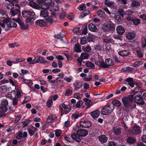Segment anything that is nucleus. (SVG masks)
Instances as JSON below:
<instances>
[{"label":"nucleus","mask_w":146,"mask_h":146,"mask_svg":"<svg viewBox=\"0 0 146 146\" xmlns=\"http://www.w3.org/2000/svg\"><path fill=\"white\" fill-rule=\"evenodd\" d=\"M137 91L135 89L133 91L131 95L124 96L121 99L122 102L123 106L127 109L135 108V103L137 104Z\"/></svg>","instance_id":"1"},{"label":"nucleus","mask_w":146,"mask_h":146,"mask_svg":"<svg viewBox=\"0 0 146 146\" xmlns=\"http://www.w3.org/2000/svg\"><path fill=\"white\" fill-rule=\"evenodd\" d=\"M88 134V131L85 129H78L77 133H73L71 134V137L73 139L77 142H79L82 139V137H85Z\"/></svg>","instance_id":"2"},{"label":"nucleus","mask_w":146,"mask_h":146,"mask_svg":"<svg viewBox=\"0 0 146 146\" xmlns=\"http://www.w3.org/2000/svg\"><path fill=\"white\" fill-rule=\"evenodd\" d=\"M114 109L111 104L108 103L105 106L103 107L101 110V114L103 115H108L111 114Z\"/></svg>","instance_id":"3"},{"label":"nucleus","mask_w":146,"mask_h":146,"mask_svg":"<svg viewBox=\"0 0 146 146\" xmlns=\"http://www.w3.org/2000/svg\"><path fill=\"white\" fill-rule=\"evenodd\" d=\"M22 15L23 17L27 18L26 21L27 23H30L34 19L35 15L33 11L26 10L22 12Z\"/></svg>","instance_id":"4"},{"label":"nucleus","mask_w":146,"mask_h":146,"mask_svg":"<svg viewBox=\"0 0 146 146\" xmlns=\"http://www.w3.org/2000/svg\"><path fill=\"white\" fill-rule=\"evenodd\" d=\"M114 64L113 60L110 58H108L105 60V63L103 61H102L101 67L103 68H106L110 66H113Z\"/></svg>","instance_id":"5"},{"label":"nucleus","mask_w":146,"mask_h":146,"mask_svg":"<svg viewBox=\"0 0 146 146\" xmlns=\"http://www.w3.org/2000/svg\"><path fill=\"white\" fill-rule=\"evenodd\" d=\"M38 63H40L43 65H46L48 63V62L43 57L41 56H38L35 58L31 63L32 64H34Z\"/></svg>","instance_id":"6"},{"label":"nucleus","mask_w":146,"mask_h":146,"mask_svg":"<svg viewBox=\"0 0 146 146\" xmlns=\"http://www.w3.org/2000/svg\"><path fill=\"white\" fill-rule=\"evenodd\" d=\"M64 75V74L63 73L60 74L58 75L60 77H57L56 79L51 80L50 82L53 83V85L54 86L59 85L61 83V80L60 79L63 78Z\"/></svg>","instance_id":"7"},{"label":"nucleus","mask_w":146,"mask_h":146,"mask_svg":"<svg viewBox=\"0 0 146 146\" xmlns=\"http://www.w3.org/2000/svg\"><path fill=\"white\" fill-rule=\"evenodd\" d=\"M21 7L18 4H15L14 9L11 11L12 15L14 16L16 15H21V11L20 10Z\"/></svg>","instance_id":"8"},{"label":"nucleus","mask_w":146,"mask_h":146,"mask_svg":"<svg viewBox=\"0 0 146 146\" xmlns=\"http://www.w3.org/2000/svg\"><path fill=\"white\" fill-rule=\"evenodd\" d=\"M50 8L48 5H47V6L45 8H42L40 12V16L44 18H46L48 16L49 13L47 10L49 9Z\"/></svg>","instance_id":"9"},{"label":"nucleus","mask_w":146,"mask_h":146,"mask_svg":"<svg viewBox=\"0 0 146 146\" xmlns=\"http://www.w3.org/2000/svg\"><path fill=\"white\" fill-rule=\"evenodd\" d=\"M14 21L20 25L21 28L23 29L27 30L29 28L28 25H25L24 23L19 17L17 19H14Z\"/></svg>","instance_id":"10"},{"label":"nucleus","mask_w":146,"mask_h":146,"mask_svg":"<svg viewBox=\"0 0 146 146\" xmlns=\"http://www.w3.org/2000/svg\"><path fill=\"white\" fill-rule=\"evenodd\" d=\"M57 119V117L55 114H51L48 116L46 120L48 123H52L55 121Z\"/></svg>","instance_id":"11"},{"label":"nucleus","mask_w":146,"mask_h":146,"mask_svg":"<svg viewBox=\"0 0 146 146\" xmlns=\"http://www.w3.org/2000/svg\"><path fill=\"white\" fill-rule=\"evenodd\" d=\"M99 141L102 144L106 143L108 139V138L104 135H101L98 137Z\"/></svg>","instance_id":"12"},{"label":"nucleus","mask_w":146,"mask_h":146,"mask_svg":"<svg viewBox=\"0 0 146 146\" xmlns=\"http://www.w3.org/2000/svg\"><path fill=\"white\" fill-rule=\"evenodd\" d=\"M11 19L9 18H6L3 21V23L6 24L8 27L6 28L5 30L8 31L11 25L10 23H11Z\"/></svg>","instance_id":"13"},{"label":"nucleus","mask_w":146,"mask_h":146,"mask_svg":"<svg viewBox=\"0 0 146 146\" xmlns=\"http://www.w3.org/2000/svg\"><path fill=\"white\" fill-rule=\"evenodd\" d=\"M143 92V90H141L139 88H138L137 89V97L141 98L142 97V98L143 100H146V93H144L142 96L141 94H139V93L142 94Z\"/></svg>","instance_id":"14"},{"label":"nucleus","mask_w":146,"mask_h":146,"mask_svg":"<svg viewBox=\"0 0 146 146\" xmlns=\"http://www.w3.org/2000/svg\"><path fill=\"white\" fill-rule=\"evenodd\" d=\"M116 30L117 33L120 35H123L125 32L124 29L121 25H119L117 27Z\"/></svg>","instance_id":"15"},{"label":"nucleus","mask_w":146,"mask_h":146,"mask_svg":"<svg viewBox=\"0 0 146 146\" xmlns=\"http://www.w3.org/2000/svg\"><path fill=\"white\" fill-rule=\"evenodd\" d=\"M88 28L89 30L94 32H96L98 31L96 25L92 23H90L88 25Z\"/></svg>","instance_id":"16"},{"label":"nucleus","mask_w":146,"mask_h":146,"mask_svg":"<svg viewBox=\"0 0 146 146\" xmlns=\"http://www.w3.org/2000/svg\"><path fill=\"white\" fill-rule=\"evenodd\" d=\"M126 38L128 40H132L135 37V33L133 32H128L125 34Z\"/></svg>","instance_id":"17"},{"label":"nucleus","mask_w":146,"mask_h":146,"mask_svg":"<svg viewBox=\"0 0 146 146\" xmlns=\"http://www.w3.org/2000/svg\"><path fill=\"white\" fill-rule=\"evenodd\" d=\"M35 23L37 25L41 27H46L47 25L46 23L42 19L37 20L35 21Z\"/></svg>","instance_id":"18"},{"label":"nucleus","mask_w":146,"mask_h":146,"mask_svg":"<svg viewBox=\"0 0 146 146\" xmlns=\"http://www.w3.org/2000/svg\"><path fill=\"white\" fill-rule=\"evenodd\" d=\"M100 112L98 110H94L90 112V114L94 119L97 118L100 115Z\"/></svg>","instance_id":"19"},{"label":"nucleus","mask_w":146,"mask_h":146,"mask_svg":"<svg viewBox=\"0 0 146 146\" xmlns=\"http://www.w3.org/2000/svg\"><path fill=\"white\" fill-rule=\"evenodd\" d=\"M80 126H82V127L88 128L90 127L91 124L90 122L81 121L80 123Z\"/></svg>","instance_id":"20"},{"label":"nucleus","mask_w":146,"mask_h":146,"mask_svg":"<svg viewBox=\"0 0 146 146\" xmlns=\"http://www.w3.org/2000/svg\"><path fill=\"white\" fill-rule=\"evenodd\" d=\"M119 55L123 56H126L128 55L129 53V50H123L119 51L118 52Z\"/></svg>","instance_id":"21"},{"label":"nucleus","mask_w":146,"mask_h":146,"mask_svg":"<svg viewBox=\"0 0 146 146\" xmlns=\"http://www.w3.org/2000/svg\"><path fill=\"white\" fill-rule=\"evenodd\" d=\"M112 103L113 107L115 106L119 107L120 106L121 104V103L120 102L117 100H112Z\"/></svg>","instance_id":"22"},{"label":"nucleus","mask_w":146,"mask_h":146,"mask_svg":"<svg viewBox=\"0 0 146 146\" xmlns=\"http://www.w3.org/2000/svg\"><path fill=\"white\" fill-rule=\"evenodd\" d=\"M109 29H110V31H113L115 30V25L113 23L111 22H110L108 23L107 24Z\"/></svg>","instance_id":"23"},{"label":"nucleus","mask_w":146,"mask_h":146,"mask_svg":"<svg viewBox=\"0 0 146 146\" xmlns=\"http://www.w3.org/2000/svg\"><path fill=\"white\" fill-rule=\"evenodd\" d=\"M18 136L21 138L23 139L27 137V133L26 132L24 131L23 133L22 131H20L18 132Z\"/></svg>","instance_id":"24"},{"label":"nucleus","mask_w":146,"mask_h":146,"mask_svg":"<svg viewBox=\"0 0 146 146\" xmlns=\"http://www.w3.org/2000/svg\"><path fill=\"white\" fill-rule=\"evenodd\" d=\"M127 142L129 144L134 143L136 141L134 138L131 137H129L126 139Z\"/></svg>","instance_id":"25"},{"label":"nucleus","mask_w":146,"mask_h":146,"mask_svg":"<svg viewBox=\"0 0 146 146\" xmlns=\"http://www.w3.org/2000/svg\"><path fill=\"white\" fill-rule=\"evenodd\" d=\"M34 1H30L29 2V5L31 7L35 9H39V7L37 4L34 2Z\"/></svg>","instance_id":"26"},{"label":"nucleus","mask_w":146,"mask_h":146,"mask_svg":"<svg viewBox=\"0 0 146 146\" xmlns=\"http://www.w3.org/2000/svg\"><path fill=\"white\" fill-rule=\"evenodd\" d=\"M134 70V68L129 66L125 67L122 69V72H133Z\"/></svg>","instance_id":"27"},{"label":"nucleus","mask_w":146,"mask_h":146,"mask_svg":"<svg viewBox=\"0 0 146 146\" xmlns=\"http://www.w3.org/2000/svg\"><path fill=\"white\" fill-rule=\"evenodd\" d=\"M122 17L119 15L115 16L114 17L116 22L119 24L122 23Z\"/></svg>","instance_id":"28"},{"label":"nucleus","mask_w":146,"mask_h":146,"mask_svg":"<svg viewBox=\"0 0 146 146\" xmlns=\"http://www.w3.org/2000/svg\"><path fill=\"white\" fill-rule=\"evenodd\" d=\"M15 7V5L14 4L13 2H9V3L6 6V7L8 9L12 10L14 9Z\"/></svg>","instance_id":"29"},{"label":"nucleus","mask_w":146,"mask_h":146,"mask_svg":"<svg viewBox=\"0 0 146 146\" xmlns=\"http://www.w3.org/2000/svg\"><path fill=\"white\" fill-rule=\"evenodd\" d=\"M37 2L42 7L44 6L46 7L47 5H48L46 2V0H37Z\"/></svg>","instance_id":"30"},{"label":"nucleus","mask_w":146,"mask_h":146,"mask_svg":"<svg viewBox=\"0 0 146 146\" xmlns=\"http://www.w3.org/2000/svg\"><path fill=\"white\" fill-rule=\"evenodd\" d=\"M82 29H83L82 30V34L84 35H86L88 33V25L86 24L84 25L82 27Z\"/></svg>","instance_id":"31"},{"label":"nucleus","mask_w":146,"mask_h":146,"mask_svg":"<svg viewBox=\"0 0 146 146\" xmlns=\"http://www.w3.org/2000/svg\"><path fill=\"white\" fill-rule=\"evenodd\" d=\"M23 76L21 77V81L25 83L26 84H31L32 82L31 80H27L26 79H24L23 75H22Z\"/></svg>","instance_id":"32"},{"label":"nucleus","mask_w":146,"mask_h":146,"mask_svg":"<svg viewBox=\"0 0 146 146\" xmlns=\"http://www.w3.org/2000/svg\"><path fill=\"white\" fill-rule=\"evenodd\" d=\"M16 93H15V92H14V94L15 95V96H17V98L18 99L20 98L22 96V95L20 90L18 88L16 90Z\"/></svg>","instance_id":"33"},{"label":"nucleus","mask_w":146,"mask_h":146,"mask_svg":"<svg viewBox=\"0 0 146 146\" xmlns=\"http://www.w3.org/2000/svg\"><path fill=\"white\" fill-rule=\"evenodd\" d=\"M74 51L77 52H80L82 51L81 50V47L79 44H76L74 46Z\"/></svg>","instance_id":"34"},{"label":"nucleus","mask_w":146,"mask_h":146,"mask_svg":"<svg viewBox=\"0 0 146 146\" xmlns=\"http://www.w3.org/2000/svg\"><path fill=\"white\" fill-rule=\"evenodd\" d=\"M8 110L7 107L3 106H0V113H4L6 112Z\"/></svg>","instance_id":"35"},{"label":"nucleus","mask_w":146,"mask_h":146,"mask_svg":"<svg viewBox=\"0 0 146 146\" xmlns=\"http://www.w3.org/2000/svg\"><path fill=\"white\" fill-rule=\"evenodd\" d=\"M94 38V35L88 34L87 37V39L88 42H91L93 41Z\"/></svg>","instance_id":"36"},{"label":"nucleus","mask_w":146,"mask_h":146,"mask_svg":"<svg viewBox=\"0 0 146 146\" xmlns=\"http://www.w3.org/2000/svg\"><path fill=\"white\" fill-rule=\"evenodd\" d=\"M113 131L114 133L116 135H118L121 133V130L120 128H113Z\"/></svg>","instance_id":"37"},{"label":"nucleus","mask_w":146,"mask_h":146,"mask_svg":"<svg viewBox=\"0 0 146 146\" xmlns=\"http://www.w3.org/2000/svg\"><path fill=\"white\" fill-rule=\"evenodd\" d=\"M53 18L52 17V16H48L47 17L45 18V20L48 23H52L53 21Z\"/></svg>","instance_id":"38"},{"label":"nucleus","mask_w":146,"mask_h":146,"mask_svg":"<svg viewBox=\"0 0 146 146\" xmlns=\"http://www.w3.org/2000/svg\"><path fill=\"white\" fill-rule=\"evenodd\" d=\"M75 88L76 90H77L80 88L82 87V83L80 82H77L76 84H74Z\"/></svg>","instance_id":"39"},{"label":"nucleus","mask_w":146,"mask_h":146,"mask_svg":"<svg viewBox=\"0 0 146 146\" xmlns=\"http://www.w3.org/2000/svg\"><path fill=\"white\" fill-rule=\"evenodd\" d=\"M105 4L107 5L108 7H110L114 4V2L112 1H109L108 0H105Z\"/></svg>","instance_id":"40"},{"label":"nucleus","mask_w":146,"mask_h":146,"mask_svg":"<svg viewBox=\"0 0 146 146\" xmlns=\"http://www.w3.org/2000/svg\"><path fill=\"white\" fill-rule=\"evenodd\" d=\"M82 96V95L78 93H75L74 95V97L78 100H80Z\"/></svg>","instance_id":"41"},{"label":"nucleus","mask_w":146,"mask_h":146,"mask_svg":"<svg viewBox=\"0 0 146 146\" xmlns=\"http://www.w3.org/2000/svg\"><path fill=\"white\" fill-rule=\"evenodd\" d=\"M18 99L16 98V96H15L14 98L12 100H13V105L14 106H15L18 104Z\"/></svg>","instance_id":"42"},{"label":"nucleus","mask_w":146,"mask_h":146,"mask_svg":"<svg viewBox=\"0 0 146 146\" xmlns=\"http://www.w3.org/2000/svg\"><path fill=\"white\" fill-rule=\"evenodd\" d=\"M87 42V39L85 37H82L81 38L80 43L82 45L85 44Z\"/></svg>","instance_id":"43"},{"label":"nucleus","mask_w":146,"mask_h":146,"mask_svg":"<svg viewBox=\"0 0 146 146\" xmlns=\"http://www.w3.org/2000/svg\"><path fill=\"white\" fill-rule=\"evenodd\" d=\"M81 58L83 59H87L89 57V55L88 54L86 53H82L81 55Z\"/></svg>","instance_id":"44"},{"label":"nucleus","mask_w":146,"mask_h":146,"mask_svg":"<svg viewBox=\"0 0 146 146\" xmlns=\"http://www.w3.org/2000/svg\"><path fill=\"white\" fill-rule=\"evenodd\" d=\"M31 120L28 119L24 121H23L22 123H23V127H25L27 126L31 122Z\"/></svg>","instance_id":"45"},{"label":"nucleus","mask_w":146,"mask_h":146,"mask_svg":"<svg viewBox=\"0 0 146 146\" xmlns=\"http://www.w3.org/2000/svg\"><path fill=\"white\" fill-rule=\"evenodd\" d=\"M104 41L105 43L109 44L112 43L113 42V40L112 39H104Z\"/></svg>","instance_id":"46"},{"label":"nucleus","mask_w":146,"mask_h":146,"mask_svg":"<svg viewBox=\"0 0 146 146\" xmlns=\"http://www.w3.org/2000/svg\"><path fill=\"white\" fill-rule=\"evenodd\" d=\"M86 5L84 3H82L79 5L78 7V9L79 10L83 11L86 8Z\"/></svg>","instance_id":"47"},{"label":"nucleus","mask_w":146,"mask_h":146,"mask_svg":"<svg viewBox=\"0 0 146 146\" xmlns=\"http://www.w3.org/2000/svg\"><path fill=\"white\" fill-rule=\"evenodd\" d=\"M82 115L81 113L78 114L77 113H75L74 114H73L72 116V118H74L75 119H77L79 117H80Z\"/></svg>","instance_id":"48"},{"label":"nucleus","mask_w":146,"mask_h":146,"mask_svg":"<svg viewBox=\"0 0 146 146\" xmlns=\"http://www.w3.org/2000/svg\"><path fill=\"white\" fill-rule=\"evenodd\" d=\"M118 12L121 17H123L125 15V12L122 9H119L118 10Z\"/></svg>","instance_id":"49"},{"label":"nucleus","mask_w":146,"mask_h":146,"mask_svg":"<svg viewBox=\"0 0 146 146\" xmlns=\"http://www.w3.org/2000/svg\"><path fill=\"white\" fill-rule=\"evenodd\" d=\"M86 66L90 68H94L95 65L91 62H87L86 63Z\"/></svg>","instance_id":"50"},{"label":"nucleus","mask_w":146,"mask_h":146,"mask_svg":"<svg viewBox=\"0 0 146 146\" xmlns=\"http://www.w3.org/2000/svg\"><path fill=\"white\" fill-rule=\"evenodd\" d=\"M121 35H114L113 37V38L115 39H118L122 41V38Z\"/></svg>","instance_id":"51"},{"label":"nucleus","mask_w":146,"mask_h":146,"mask_svg":"<svg viewBox=\"0 0 146 146\" xmlns=\"http://www.w3.org/2000/svg\"><path fill=\"white\" fill-rule=\"evenodd\" d=\"M92 75L91 74H90L88 75L87 77H86L85 78H84L83 79L85 81H89L92 80Z\"/></svg>","instance_id":"52"},{"label":"nucleus","mask_w":146,"mask_h":146,"mask_svg":"<svg viewBox=\"0 0 146 146\" xmlns=\"http://www.w3.org/2000/svg\"><path fill=\"white\" fill-rule=\"evenodd\" d=\"M85 104L87 106V108H89L93 104L91 100H90L88 102L85 103Z\"/></svg>","instance_id":"53"},{"label":"nucleus","mask_w":146,"mask_h":146,"mask_svg":"<svg viewBox=\"0 0 146 146\" xmlns=\"http://www.w3.org/2000/svg\"><path fill=\"white\" fill-rule=\"evenodd\" d=\"M62 133L60 130H56L55 131V135L57 137H59Z\"/></svg>","instance_id":"54"},{"label":"nucleus","mask_w":146,"mask_h":146,"mask_svg":"<svg viewBox=\"0 0 146 146\" xmlns=\"http://www.w3.org/2000/svg\"><path fill=\"white\" fill-rule=\"evenodd\" d=\"M53 103V101L51 100H48L46 103V106L48 108H50L51 107Z\"/></svg>","instance_id":"55"},{"label":"nucleus","mask_w":146,"mask_h":146,"mask_svg":"<svg viewBox=\"0 0 146 146\" xmlns=\"http://www.w3.org/2000/svg\"><path fill=\"white\" fill-rule=\"evenodd\" d=\"M72 91L70 89H67L66 91V92L65 94V96H69L71 95L72 94Z\"/></svg>","instance_id":"56"},{"label":"nucleus","mask_w":146,"mask_h":146,"mask_svg":"<svg viewBox=\"0 0 146 146\" xmlns=\"http://www.w3.org/2000/svg\"><path fill=\"white\" fill-rule=\"evenodd\" d=\"M21 118V116L20 114H18L15 118V120L14 123H17Z\"/></svg>","instance_id":"57"},{"label":"nucleus","mask_w":146,"mask_h":146,"mask_svg":"<svg viewBox=\"0 0 146 146\" xmlns=\"http://www.w3.org/2000/svg\"><path fill=\"white\" fill-rule=\"evenodd\" d=\"M131 131L132 133H134L135 135L137 134V125L136 124L133 127V129Z\"/></svg>","instance_id":"58"},{"label":"nucleus","mask_w":146,"mask_h":146,"mask_svg":"<svg viewBox=\"0 0 146 146\" xmlns=\"http://www.w3.org/2000/svg\"><path fill=\"white\" fill-rule=\"evenodd\" d=\"M142 46L143 48L146 47V38H144L142 39L141 42Z\"/></svg>","instance_id":"59"},{"label":"nucleus","mask_w":146,"mask_h":146,"mask_svg":"<svg viewBox=\"0 0 146 146\" xmlns=\"http://www.w3.org/2000/svg\"><path fill=\"white\" fill-rule=\"evenodd\" d=\"M67 107L64 104H62L60 105L59 107L62 111H64V110L66 109Z\"/></svg>","instance_id":"60"},{"label":"nucleus","mask_w":146,"mask_h":146,"mask_svg":"<svg viewBox=\"0 0 146 146\" xmlns=\"http://www.w3.org/2000/svg\"><path fill=\"white\" fill-rule=\"evenodd\" d=\"M83 102L81 100L79 101L76 103V108H79L83 104Z\"/></svg>","instance_id":"61"},{"label":"nucleus","mask_w":146,"mask_h":146,"mask_svg":"<svg viewBox=\"0 0 146 146\" xmlns=\"http://www.w3.org/2000/svg\"><path fill=\"white\" fill-rule=\"evenodd\" d=\"M74 15L73 13H71L67 16V17L68 19L72 20L74 18Z\"/></svg>","instance_id":"62"},{"label":"nucleus","mask_w":146,"mask_h":146,"mask_svg":"<svg viewBox=\"0 0 146 146\" xmlns=\"http://www.w3.org/2000/svg\"><path fill=\"white\" fill-rule=\"evenodd\" d=\"M25 60L24 59H21L20 58L15 59L13 62L15 63H17L21 62L24 61Z\"/></svg>","instance_id":"63"},{"label":"nucleus","mask_w":146,"mask_h":146,"mask_svg":"<svg viewBox=\"0 0 146 146\" xmlns=\"http://www.w3.org/2000/svg\"><path fill=\"white\" fill-rule=\"evenodd\" d=\"M143 55V52L140 50H137V56L140 58H142Z\"/></svg>","instance_id":"64"}]
</instances>
